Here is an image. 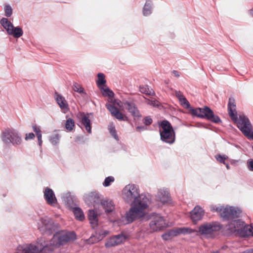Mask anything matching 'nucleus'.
Instances as JSON below:
<instances>
[{
  "label": "nucleus",
  "instance_id": "nucleus-16",
  "mask_svg": "<svg viewBox=\"0 0 253 253\" xmlns=\"http://www.w3.org/2000/svg\"><path fill=\"white\" fill-rule=\"evenodd\" d=\"M126 239V236L123 234H119L110 238L105 243L106 248H110L124 243Z\"/></svg>",
  "mask_w": 253,
  "mask_h": 253
},
{
  "label": "nucleus",
  "instance_id": "nucleus-13",
  "mask_svg": "<svg viewBox=\"0 0 253 253\" xmlns=\"http://www.w3.org/2000/svg\"><path fill=\"white\" fill-rule=\"evenodd\" d=\"M0 23L9 35L12 36L15 38H19L23 35V31L22 28L19 26L14 27L7 18H2Z\"/></svg>",
  "mask_w": 253,
  "mask_h": 253
},
{
  "label": "nucleus",
  "instance_id": "nucleus-47",
  "mask_svg": "<svg viewBox=\"0 0 253 253\" xmlns=\"http://www.w3.org/2000/svg\"><path fill=\"white\" fill-rule=\"evenodd\" d=\"M152 123V119L149 116L146 117L144 119V123L145 124V125L148 126L151 124Z\"/></svg>",
  "mask_w": 253,
  "mask_h": 253
},
{
  "label": "nucleus",
  "instance_id": "nucleus-45",
  "mask_svg": "<svg viewBox=\"0 0 253 253\" xmlns=\"http://www.w3.org/2000/svg\"><path fill=\"white\" fill-rule=\"evenodd\" d=\"M32 128L33 131L36 133V135L37 134H40L42 133L40 127L37 126L36 125H33Z\"/></svg>",
  "mask_w": 253,
  "mask_h": 253
},
{
  "label": "nucleus",
  "instance_id": "nucleus-50",
  "mask_svg": "<svg viewBox=\"0 0 253 253\" xmlns=\"http://www.w3.org/2000/svg\"><path fill=\"white\" fill-rule=\"evenodd\" d=\"M172 73L173 74L174 76L176 77H179L180 76L178 72L177 71H173Z\"/></svg>",
  "mask_w": 253,
  "mask_h": 253
},
{
  "label": "nucleus",
  "instance_id": "nucleus-37",
  "mask_svg": "<svg viewBox=\"0 0 253 253\" xmlns=\"http://www.w3.org/2000/svg\"><path fill=\"white\" fill-rule=\"evenodd\" d=\"M102 90V94L104 96H109V97H112L114 96V92L111 90L109 88H104L101 89Z\"/></svg>",
  "mask_w": 253,
  "mask_h": 253
},
{
  "label": "nucleus",
  "instance_id": "nucleus-54",
  "mask_svg": "<svg viewBox=\"0 0 253 253\" xmlns=\"http://www.w3.org/2000/svg\"><path fill=\"white\" fill-rule=\"evenodd\" d=\"M144 129V127H143V126H137L136 127L137 130H138L139 129Z\"/></svg>",
  "mask_w": 253,
  "mask_h": 253
},
{
  "label": "nucleus",
  "instance_id": "nucleus-17",
  "mask_svg": "<svg viewBox=\"0 0 253 253\" xmlns=\"http://www.w3.org/2000/svg\"><path fill=\"white\" fill-rule=\"evenodd\" d=\"M124 106L134 117H141L137 107L134 103L126 101L124 102Z\"/></svg>",
  "mask_w": 253,
  "mask_h": 253
},
{
  "label": "nucleus",
  "instance_id": "nucleus-46",
  "mask_svg": "<svg viewBox=\"0 0 253 253\" xmlns=\"http://www.w3.org/2000/svg\"><path fill=\"white\" fill-rule=\"evenodd\" d=\"M35 134L32 132L26 133L25 135V139L26 140H28L30 139H33L35 138Z\"/></svg>",
  "mask_w": 253,
  "mask_h": 253
},
{
  "label": "nucleus",
  "instance_id": "nucleus-42",
  "mask_svg": "<svg viewBox=\"0 0 253 253\" xmlns=\"http://www.w3.org/2000/svg\"><path fill=\"white\" fill-rule=\"evenodd\" d=\"M5 15L7 17H10L12 14V9L9 5H6L4 7Z\"/></svg>",
  "mask_w": 253,
  "mask_h": 253
},
{
  "label": "nucleus",
  "instance_id": "nucleus-5",
  "mask_svg": "<svg viewBox=\"0 0 253 253\" xmlns=\"http://www.w3.org/2000/svg\"><path fill=\"white\" fill-rule=\"evenodd\" d=\"M37 245L28 244L19 245L17 248V253H40L48 251V245L44 237L38 238L36 241Z\"/></svg>",
  "mask_w": 253,
  "mask_h": 253
},
{
  "label": "nucleus",
  "instance_id": "nucleus-1",
  "mask_svg": "<svg viewBox=\"0 0 253 253\" xmlns=\"http://www.w3.org/2000/svg\"><path fill=\"white\" fill-rule=\"evenodd\" d=\"M229 116L233 120L237 121L238 127L249 139L253 140V130L252 125L249 119L244 115H240L237 119L236 105L234 98H230L228 105Z\"/></svg>",
  "mask_w": 253,
  "mask_h": 253
},
{
  "label": "nucleus",
  "instance_id": "nucleus-30",
  "mask_svg": "<svg viewBox=\"0 0 253 253\" xmlns=\"http://www.w3.org/2000/svg\"><path fill=\"white\" fill-rule=\"evenodd\" d=\"M152 12V2L150 0L146 1L143 9V14L144 16L150 15Z\"/></svg>",
  "mask_w": 253,
  "mask_h": 253
},
{
  "label": "nucleus",
  "instance_id": "nucleus-43",
  "mask_svg": "<svg viewBox=\"0 0 253 253\" xmlns=\"http://www.w3.org/2000/svg\"><path fill=\"white\" fill-rule=\"evenodd\" d=\"M146 103L154 107L158 106V102L155 99H147L146 101Z\"/></svg>",
  "mask_w": 253,
  "mask_h": 253
},
{
  "label": "nucleus",
  "instance_id": "nucleus-49",
  "mask_svg": "<svg viewBox=\"0 0 253 253\" xmlns=\"http://www.w3.org/2000/svg\"><path fill=\"white\" fill-rule=\"evenodd\" d=\"M175 95L176 97L178 98V100H180L181 99L184 97L183 94L179 91H175Z\"/></svg>",
  "mask_w": 253,
  "mask_h": 253
},
{
  "label": "nucleus",
  "instance_id": "nucleus-21",
  "mask_svg": "<svg viewBox=\"0 0 253 253\" xmlns=\"http://www.w3.org/2000/svg\"><path fill=\"white\" fill-rule=\"evenodd\" d=\"M99 207L103 208L107 213L112 212L115 208L114 202L112 200H105L101 201Z\"/></svg>",
  "mask_w": 253,
  "mask_h": 253
},
{
  "label": "nucleus",
  "instance_id": "nucleus-14",
  "mask_svg": "<svg viewBox=\"0 0 253 253\" xmlns=\"http://www.w3.org/2000/svg\"><path fill=\"white\" fill-rule=\"evenodd\" d=\"M38 229L43 233L50 234L55 229L52 220L48 217H41L38 222Z\"/></svg>",
  "mask_w": 253,
  "mask_h": 253
},
{
  "label": "nucleus",
  "instance_id": "nucleus-23",
  "mask_svg": "<svg viewBox=\"0 0 253 253\" xmlns=\"http://www.w3.org/2000/svg\"><path fill=\"white\" fill-rule=\"evenodd\" d=\"M99 213L96 209L90 210L88 211V217L90 223L92 228H95L98 224V214Z\"/></svg>",
  "mask_w": 253,
  "mask_h": 253
},
{
  "label": "nucleus",
  "instance_id": "nucleus-56",
  "mask_svg": "<svg viewBox=\"0 0 253 253\" xmlns=\"http://www.w3.org/2000/svg\"><path fill=\"white\" fill-rule=\"evenodd\" d=\"M250 13L252 16H253V8L250 10Z\"/></svg>",
  "mask_w": 253,
  "mask_h": 253
},
{
  "label": "nucleus",
  "instance_id": "nucleus-4",
  "mask_svg": "<svg viewBox=\"0 0 253 253\" xmlns=\"http://www.w3.org/2000/svg\"><path fill=\"white\" fill-rule=\"evenodd\" d=\"M76 239V235L74 232L62 231L54 234L51 240L47 242L48 251H52L55 247H59L66 244Z\"/></svg>",
  "mask_w": 253,
  "mask_h": 253
},
{
  "label": "nucleus",
  "instance_id": "nucleus-48",
  "mask_svg": "<svg viewBox=\"0 0 253 253\" xmlns=\"http://www.w3.org/2000/svg\"><path fill=\"white\" fill-rule=\"evenodd\" d=\"M101 235H102V237H100V238H98L97 240H102L108 234V232L106 230H105V231H102V230H100V231H98Z\"/></svg>",
  "mask_w": 253,
  "mask_h": 253
},
{
  "label": "nucleus",
  "instance_id": "nucleus-29",
  "mask_svg": "<svg viewBox=\"0 0 253 253\" xmlns=\"http://www.w3.org/2000/svg\"><path fill=\"white\" fill-rule=\"evenodd\" d=\"M177 235V232L176 229H175V230H171L168 231L165 234H163L162 237L164 240H169L171 239L172 238H173V237H175Z\"/></svg>",
  "mask_w": 253,
  "mask_h": 253
},
{
  "label": "nucleus",
  "instance_id": "nucleus-53",
  "mask_svg": "<svg viewBox=\"0 0 253 253\" xmlns=\"http://www.w3.org/2000/svg\"><path fill=\"white\" fill-rule=\"evenodd\" d=\"M42 139L38 140V143L39 146H41L42 145Z\"/></svg>",
  "mask_w": 253,
  "mask_h": 253
},
{
  "label": "nucleus",
  "instance_id": "nucleus-36",
  "mask_svg": "<svg viewBox=\"0 0 253 253\" xmlns=\"http://www.w3.org/2000/svg\"><path fill=\"white\" fill-rule=\"evenodd\" d=\"M177 235L179 234H190L192 233H194L195 232V230H193L187 227H182V228H179L176 229Z\"/></svg>",
  "mask_w": 253,
  "mask_h": 253
},
{
  "label": "nucleus",
  "instance_id": "nucleus-33",
  "mask_svg": "<svg viewBox=\"0 0 253 253\" xmlns=\"http://www.w3.org/2000/svg\"><path fill=\"white\" fill-rule=\"evenodd\" d=\"M60 138V135L58 133L53 134L49 136V141L53 145H58Z\"/></svg>",
  "mask_w": 253,
  "mask_h": 253
},
{
  "label": "nucleus",
  "instance_id": "nucleus-35",
  "mask_svg": "<svg viewBox=\"0 0 253 253\" xmlns=\"http://www.w3.org/2000/svg\"><path fill=\"white\" fill-rule=\"evenodd\" d=\"M75 126V122L72 119L69 118L67 120L65 123V128L69 131H72Z\"/></svg>",
  "mask_w": 253,
  "mask_h": 253
},
{
  "label": "nucleus",
  "instance_id": "nucleus-58",
  "mask_svg": "<svg viewBox=\"0 0 253 253\" xmlns=\"http://www.w3.org/2000/svg\"><path fill=\"white\" fill-rule=\"evenodd\" d=\"M233 163H234V161H233L231 162V164H233Z\"/></svg>",
  "mask_w": 253,
  "mask_h": 253
},
{
  "label": "nucleus",
  "instance_id": "nucleus-2",
  "mask_svg": "<svg viewBox=\"0 0 253 253\" xmlns=\"http://www.w3.org/2000/svg\"><path fill=\"white\" fill-rule=\"evenodd\" d=\"M150 202L149 198H143L141 202L130 205L131 208L125 214L126 223H131L136 219L144 216Z\"/></svg>",
  "mask_w": 253,
  "mask_h": 253
},
{
  "label": "nucleus",
  "instance_id": "nucleus-28",
  "mask_svg": "<svg viewBox=\"0 0 253 253\" xmlns=\"http://www.w3.org/2000/svg\"><path fill=\"white\" fill-rule=\"evenodd\" d=\"M97 81L96 82L98 87L100 89H103V85H104L106 81L105 79V75L102 73H99L97 74Z\"/></svg>",
  "mask_w": 253,
  "mask_h": 253
},
{
  "label": "nucleus",
  "instance_id": "nucleus-12",
  "mask_svg": "<svg viewBox=\"0 0 253 253\" xmlns=\"http://www.w3.org/2000/svg\"><path fill=\"white\" fill-rule=\"evenodd\" d=\"M220 229V225L214 223H205L199 227L198 232L206 238H213L215 233Z\"/></svg>",
  "mask_w": 253,
  "mask_h": 253
},
{
  "label": "nucleus",
  "instance_id": "nucleus-8",
  "mask_svg": "<svg viewBox=\"0 0 253 253\" xmlns=\"http://www.w3.org/2000/svg\"><path fill=\"white\" fill-rule=\"evenodd\" d=\"M210 209L211 211H216L218 213L223 220H231V221L226 226V229L227 230H228L227 229L228 225L232 221L234 220L233 219L238 217L241 213V211L239 209L232 207H216L215 206L211 205L210 207Z\"/></svg>",
  "mask_w": 253,
  "mask_h": 253
},
{
  "label": "nucleus",
  "instance_id": "nucleus-25",
  "mask_svg": "<svg viewBox=\"0 0 253 253\" xmlns=\"http://www.w3.org/2000/svg\"><path fill=\"white\" fill-rule=\"evenodd\" d=\"M78 117L81 119V123L84 126L86 131L88 133H91V127L90 126V120L89 119V117L84 113L80 114Z\"/></svg>",
  "mask_w": 253,
  "mask_h": 253
},
{
  "label": "nucleus",
  "instance_id": "nucleus-22",
  "mask_svg": "<svg viewBox=\"0 0 253 253\" xmlns=\"http://www.w3.org/2000/svg\"><path fill=\"white\" fill-rule=\"evenodd\" d=\"M157 197L158 199L163 203H168L170 201L169 191L165 189L159 190Z\"/></svg>",
  "mask_w": 253,
  "mask_h": 253
},
{
  "label": "nucleus",
  "instance_id": "nucleus-39",
  "mask_svg": "<svg viewBox=\"0 0 253 253\" xmlns=\"http://www.w3.org/2000/svg\"><path fill=\"white\" fill-rule=\"evenodd\" d=\"M215 158L219 162L225 164V160L228 159V156L225 155L218 154L215 156Z\"/></svg>",
  "mask_w": 253,
  "mask_h": 253
},
{
  "label": "nucleus",
  "instance_id": "nucleus-24",
  "mask_svg": "<svg viewBox=\"0 0 253 253\" xmlns=\"http://www.w3.org/2000/svg\"><path fill=\"white\" fill-rule=\"evenodd\" d=\"M106 107L111 114L119 120H125L123 114L119 110L111 104H106Z\"/></svg>",
  "mask_w": 253,
  "mask_h": 253
},
{
  "label": "nucleus",
  "instance_id": "nucleus-18",
  "mask_svg": "<svg viewBox=\"0 0 253 253\" xmlns=\"http://www.w3.org/2000/svg\"><path fill=\"white\" fill-rule=\"evenodd\" d=\"M44 198L47 204L50 206H54L57 203V199L53 191L48 187L44 190Z\"/></svg>",
  "mask_w": 253,
  "mask_h": 253
},
{
  "label": "nucleus",
  "instance_id": "nucleus-9",
  "mask_svg": "<svg viewBox=\"0 0 253 253\" xmlns=\"http://www.w3.org/2000/svg\"><path fill=\"white\" fill-rule=\"evenodd\" d=\"M2 141L14 146L20 145L22 142L21 136L19 131L13 128H7L1 134Z\"/></svg>",
  "mask_w": 253,
  "mask_h": 253
},
{
  "label": "nucleus",
  "instance_id": "nucleus-40",
  "mask_svg": "<svg viewBox=\"0 0 253 253\" xmlns=\"http://www.w3.org/2000/svg\"><path fill=\"white\" fill-rule=\"evenodd\" d=\"M114 178L113 176H108L105 179L103 185L105 187H108L110 185L111 183L114 181Z\"/></svg>",
  "mask_w": 253,
  "mask_h": 253
},
{
  "label": "nucleus",
  "instance_id": "nucleus-57",
  "mask_svg": "<svg viewBox=\"0 0 253 253\" xmlns=\"http://www.w3.org/2000/svg\"><path fill=\"white\" fill-rule=\"evenodd\" d=\"M214 253H219V252L218 251H216V252H214Z\"/></svg>",
  "mask_w": 253,
  "mask_h": 253
},
{
  "label": "nucleus",
  "instance_id": "nucleus-26",
  "mask_svg": "<svg viewBox=\"0 0 253 253\" xmlns=\"http://www.w3.org/2000/svg\"><path fill=\"white\" fill-rule=\"evenodd\" d=\"M63 200L68 207H71L74 201L72 195L70 193L65 194L63 196Z\"/></svg>",
  "mask_w": 253,
  "mask_h": 253
},
{
  "label": "nucleus",
  "instance_id": "nucleus-31",
  "mask_svg": "<svg viewBox=\"0 0 253 253\" xmlns=\"http://www.w3.org/2000/svg\"><path fill=\"white\" fill-rule=\"evenodd\" d=\"M73 212L76 218L82 221L84 218V215L82 210L79 208H75L73 209Z\"/></svg>",
  "mask_w": 253,
  "mask_h": 253
},
{
  "label": "nucleus",
  "instance_id": "nucleus-10",
  "mask_svg": "<svg viewBox=\"0 0 253 253\" xmlns=\"http://www.w3.org/2000/svg\"><path fill=\"white\" fill-rule=\"evenodd\" d=\"M161 139L166 143L171 144L174 142V132L170 124L166 120L163 121L160 125Z\"/></svg>",
  "mask_w": 253,
  "mask_h": 253
},
{
  "label": "nucleus",
  "instance_id": "nucleus-32",
  "mask_svg": "<svg viewBox=\"0 0 253 253\" xmlns=\"http://www.w3.org/2000/svg\"><path fill=\"white\" fill-rule=\"evenodd\" d=\"M139 91L142 93H144L147 95H155L154 91L152 89H150L148 85H140L139 86Z\"/></svg>",
  "mask_w": 253,
  "mask_h": 253
},
{
  "label": "nucleus",
  "instance_id": "nucleus-20",
  "mask_svg": "<svg viewBox=\"0 0 253 253\" xmlns=\"http://www.w3.org/2000/svg\"><path fill=\"white\" fill-rule=\"evenodd\" d=\"M204 214V210L199 206H196L190 213L191 218L193 222H197L202 218Z\"/></svg>",
  "mask_w": 253,
  "mask_h": 253
},
{
  "label": "nucleus",
  "instance_id": "nucleus-15",
  "mask_svg": "<svg viewBox=\"0 0 253 253\" xmlns=\"http://www.w3.org/2000/svg\"><path fill=\"white\" fill-rule=\"evenodd\" d=\"M84 200L88 206L95 207L99 205L102 201L100 195L95 192H91L85 194L84 196Z\"/></svg>",
  "mask_w": 253,
  "mask_h": 253
},
{
  "label": "nucleus",
  "instance_id": "nucleus-7",
  "mask_svg": "<svg viewBox=\"0 0 253 253\" xmlns=\"http://www.w3.org/2000/svg\"><path fill=\"white\" fill-rule=\"evenodd\" d=\"M227 229L231 232L240 236H253V224L246 225L244 222L240 219L232 221L228 225Z\"/></svg>",
  "mask_w": 253,
  "mask_h": 253
},
{
  "label": "nucleus",
  "instance_id": "nucleus-52",
  "mask_svg": "<svg viewBox=\"0 0 253 253\" xmlns=\"http://www.w3.org/2000/svg\"><path fill=\"white\" fill-rule=\"evenodd\" d=\"M243 253H253V251L252 250H246L244 251Z\"/></svg>",
  "mask_w": 253,
  "mask_h": 253
},
{
  "label": "nucleus",
  "instance_id": "nucleus-51",
  "mask_svg": "<svg viewBox=\"0 0 253 253\" xmlns=\"http://www.w3.org/2000/svg\"><path fill=\"white\" fill-rule=\"evenodd\" d=\"M36 135H37V138H38V140L42 139V133H40V134H37Z\"/></svg>",
  "mask_w": 253,
  "mask_h": 253
},
{
  "label": "nucleus",
  "instance_id": "nucleus-19",
  "mask_svg": "<svg viewBox=\"0 0 253 253\" xmlns=\"http://www.w3.org/2000/svg\"><path fill=\"white\" fill-rule=\"evenodd\" d=\"M55 99L59 106L62 112L66 113L69 110L68 103L65 98L58 93H55Z\"/></svg>",
  "mask_w": 253,
  "mask_h": 253
},
{
  "label": "nucleus",
  "instance_id": "nucleus-38",
  "mask_svg": "<svg viewBox=\"0 0 253 253\" xmlns=\"http://www.w3.org/2000/svg\"><path fill=\"white\" fill-rule=\"evenodd\" d=\"M109 129L110 133L113 136V137L116 140H119V137L117 134V132H116V131L115 129V126L113 124H111L109 126Z\"/></svg>",
  "mask_w": 253,
  "mask_h": 253
},
{
  "label": "nucleus",
  "instance_id": "nucleus-34",
  "mask_svg": "<svg viewBox=\"0 0 253 253\" xmlns=\"http://www.w3.org/2000/svg\"><path fill=\"white\" fill-rule=\"evenodd\" d=\"M102 237V235L99 231L96 232L94 234H93L88 239V243L89 244H94V243L98 242L100 240H97L98 238Z\"/></svg>",
  "mask_w": 253,
  "mask_h": 253
},
{
  "label": "nucleus",
  "instance_id": "nucleus-3",
  "mask_svg": "<svg viewBox=\"0 0 253 253\" xmlns=\"http://www.w3.org/2000/svg\"><path fill=\"white\" fill-rule=\"evenodd\" d=\"M166 221L160 214L153 213L150 217L149 229L147 226H143L140 230L139 237L144 238L146 235L153 232H159L166 227Z\"/></svg>",
  "mask_w": 253,
  "mask_h": 253
},
{
  "label": "nucleus",
  "instance_id": "nucleus-27",
  "mask_svg": "<svg viewBox=\"0 0 253 253\" xmlns=\"http://www.w3.org/2000/svg\"><path fill=\"white\" fill-rule=\"evenodd\" d=\"M73 89L81 94L83 97L86 96L87 94L83 87L80 84L74 83L73 85Z\"/></svg>",
  "mask_w": 253,
  "mask_h": 253
},
{
  "label": "nucleus",
  "instance_id": "nucleus-11",
  "mask_svg": "<svg viewBox=\"0 0 253 253\" xmlns=\"http://www.w3.org/2000/svg\"><path fill=\"white\" fill-rule=\"evenodd\" d=\"M190 111L192 115L199 118H205L207 120L215 123H218L221 122L218 116L214 115L213 111L207 106H205L204 108H191Z\"/></svg>",
  "mask_w": 253,
  "mask_h": 253
},
{
  "label": "nucleus",
  "instance_id": "nucleus-41",
  "mask_svg": "<svg viewBox=\"0 0 253 253\" xmlns=\"http://www.w3.org/2000/svg\"><path fill=\"white\" fill-rule=\"evenodd\" d=\"M179 101L180 104L183 107H184L186 109H188L190 106V103H189V102L188 101V100L185 97H184L183 98H182V99L179 100Z\"/></svg>",
  "mask_w": 253,
  "mask_h": 253
},
{
  "label": "nucleus",
  "instance_id": "nucleus-6",
  "mask_svg": "<svg viewBox=\"0 0 253 253\" xmlns=\"http://www.w3.org/2000/svg\"><path fill=\"white\" fill-rule=\"evenodd\" d=\"M122 197L126 203L130 205L141 202L143 198H148L145 195H140L138 187L134 184H128L124 187Z\"/></svg>",
  "mask_w": 253,
  "mask_h": 253
},
{
  "label": "nucleus",
  "instance_id": "nucleus-44",
  "mask_svg": "<svg viewBox=\"0 0 253 253\" xmlns=\"http://www.w3.org/2000/svg\"><path fill=\"white\" fill-rule=\"evenodd\" d=\"M247 166L248 169L252 171H253V160L249 159L247 162Z\"/></svg>",
  "mask_w": 253,
  "mask_h": 253
},
{
  "label": "nucleus",
  "instance_id": "nucleus-55",
  "mask_svg": "<svg viewBox=\"0 0 253 253\" xmlns=\"http://www.w3.org/2000/svg\"><path fill=\"white\" fill-rule=\"evenodd\" d=\"M225 165L226 166L227 169H230V166H229V165L228 164L225 163Z\"/></svg>",
  "mask_w": 253,
  "mask_h": 253
}]
</instances>
